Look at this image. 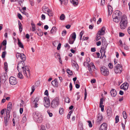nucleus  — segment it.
<instances>
[{"label":"nucleus","mask_w":130,"mask_h":130,"mask_svg":"<svg viewBox=\"0 0 130 130\" xmlns=\"http://www.w3.org/2000/svg\"><path fill=\"white\" fill-rule=\"evenodd\" d=\"M24 1V0H17V1L18 2L20 5L21 7H23L22 4L23 3Z\"/></svg>","instance_id":"obj_30"},{"label":"nucleus","mask_w":130,"mask_h":130,"mask_svg":"<svg viewBox=\"0 0 130 130\" xmlns=\"http://www.w3.org/2000/svg\"><path fill=\"white\" fill-rule=\"evenodd\" d=\"M66 32H67L66 30H64L63 31L62 33V36H65L66 33Z\"/></svg>","instance_id":"obj_52"},{"label":"nucleus","mask_w":130,"mask_h":130,"mask_svg":"<svg viewBox=\"0 0 130 130\" xmlns=\"http://www.w3.org/2000/svg\"><path fill=\"white\" fill-rule=\"evenodd\" d=\"M59 101L58 98H56L54 99L51 103V106L53 108H55L58 106Z\"/></svg>","instance_id":"obj_5"},{"label":"nucleus","mask_w":130,"mask_h":130,"mask_svg":"<svg viewBox=\"0 0 130 130\" xmlns=\"http://www.w3.org/2000/svg\"><path fill=\"white\" fill-rule=\"evenodd\" d=\"M24 61H20L18 62L17 69L19 72L22 71L24 75L27 78L30 76L29 67L25 65Z\"/></svg>","instance_id":"obj_1"},{"label":"nucleus","mask_w":130,"mask_h":130,"mask_svg":"<svg viewBox=\"0 0 130 130\" xmlns=\"http://www.w3.org/2000/svg\"><path fill=\"white\" fill-rule=\"evenodd\" d=\"M70 37L75 40L76 38V34L74 32H73L71 34Z\"/></svg>","instance_id":"obj_27"},{"label":"nucleus","mask_w":130,"mask_h":130,"mask_svg":"<svg viewBox=\"0 0 130 130\" xmlns=\"http://www.w3.org/2000/svg\"><path fill=\"white\" fill-rule=\"evenodd\" d=\"M79 127L80 130H83V124L82 123H80L79 125Z\"/></svg>","instance_id":"obj_44"},{"label":"nucleus","mask_w":130,"mask_h":130,"mask_svg":"<svg viewBox=\"0 0 130 130\" xmlns=\"http://www.w3.org/2000/svg\"><path fill=\"white\" fill-rule=\"evenodd\" d=\"M69 87L70 88V91H71L72 89V85L71 83L70 84Z\"/></svg>","instance_id":"obj_56"},{"label":"nucleus","mask_w":130,"mask_h":130,"mask_svg":"<svg viewBox=\"0 0 130 130\" xmlns=\"http://www.w3.org/2000/svg\"><path fill=\"white\" fill-rule=\"evenodd\" d=\"M8 64L6 62H5L4 63V68L5 69V71L7 70L8 69Z\"/></svg>","instance_id":"obj_31"},{"label":"nucleus","mask_w":130,"mask_h":130,"mask_svg":"<svg viewBox=\"0 0 130 130\" xmlns=\"http://www.w3.org/2000/svg\"><path fill=\"white\" fill-rule=\"evenodd\" d=\"M98 35L97 34L96 37V41H98L101 38V37L99 35L98 36Z\"/></svg>","instance_id":"obj_47"},{"label":"nucleus","mask_w":130,"mask_h":130,"mask_svg":"<svg viewBox=\"0 0 130 130\" xmlns=\"http://www.w3.org/2000/svg\"><path fill=\"white\" fill-rule=\"evenodd\" d=\"M119 121V116L117 115L115 117V123H117Z\"/></svg>","instance_id":"obj_42"},{"label":"nucleus","mask_w":130,"mask_h":130,"mask_svg":"<svg viewBox=\"0 0 130 130\" xmlns=\"http://www.w3.org/2000/svg\"><path fill=\"white\" fill-rule=\"evenodd\" d=\"M88 123H89V125L90 127H91L92 126V124L91 121H88Z\"/></svg>","instance_id":"obj_53"},{"label":"nucleus","mask_w":130,"mask_h":130,"mask_svg":"<svg viewBox=\"0 0 130 130\" xmlns=\"http://www.w3.org/2000/svg\"><path fill=\"white\" fill-rule=\"evenodd\" d=\"M22 71H20V72H19V73L18 75V77L20 79H22L23 78V76L22 73Z\"/></svg>","instance_id":"obj_28"},{"label":"nucleus","mask_w":130,"mask_h":130,"mask_svg":"<svg viewBox=\"0 0 130 130\" xmlns=\"http://www.w3.org/2000/svg\"><path fill=\"white\" fill-rule=\"evenodd\" d=\"M65 18V16L63 14H62L60 17V19L61 20H64Z\"/></svg>","instance_id":"obj_36"},{"label":"nucleus","mask_w":130,"mask_h":130,"mask_svg":"<svg viewBox=\"0 0 130 130\" xmlns=\"http://www.w3.org/2000/svg\"><path fill=\"white\" fill-rule=\"evenodd\" d=\"M67 73L70 75H73V73L72 71H71L69 69H67Z\"/></svg>","instance_id":"obj_32"},{"label":"nucleus","mask_w":130,"mask_h":130,"mask_svg":"<svg viewBox=\"0 0 130 130\" xmlns=\"http://www.w3.org/2000/svg\"><path fill=\"white\" fill-rule=\"evenodd\" d=\"M128 21L126 15H123L121 17L119 23L120 27L121 29H125L127 26Z\"/></svg>","instance_id":"obj_2"},{"label":"nucleus","mask_w":130,"mask_h":130,"mask_svg":"<svg viewBox=\"0 0 130 130\" xmlns=\"http://www.w3.org/2000/svg\"><path fill=\"white\" fill-rule=\"evenodd\" d=\"M21 54L19 53H17L16 54V56L17 58L18 59L19 58V57L20 56Z\"/></svg>","instance_id":"obj_50"},{"label":"nucleus","mask_w":130,"mask_h":130,"mask_svg":"<svg viewBox=\"0 0 130 130\" xmlns=\"http://www.w3.org/2000/svg\"><path fill=\"white\" fill-rule=\"evenodd\" d=\"M102 46L100 50V52L101 54H103V56L106 57V56L105 55V50L106 48L107 44L106 43V42L105 41V40L104 38H102Z\"/></svg>","instance_id":"obj_4"},{"label":"nucleus","mask_w":130,"mask_h":130,"mask_svg":"<svg viewBox=\"0 0 130 130\" xmlns=\"http://www.w3.org/2000/svg\"><path fill=\"white\" fill-rule=\"evenodd\" d=\"M122 71V66L119 64H117L115 67L114 71L116 73H120Z\"/></svg>","instance_id":"obj_7"},{"label":"nucleus","mask_w":130,"mask_h":130,"mask_svg":"<svg viewBox=\"0 0 130 130\" xmlns=\"http://www.w3.org/2000/svg\"><path fill=\"white\" fill-rule=\"evenodd\" d=\"M56 30V28L55 27H52V28L51 31V32L52 34H53L54 32Z\"/></svg>","instance_id":"obj_35"},{"label":"nucleus","mask_w":130,"mask_h":130,"mask_svg":"<svg viewBox=\"0 0 130 130\" xmlns=\"http://www.w3.org/2000/svg\"><path fill=\"white\" fill-rule=\"evenodd\" d=\"M89 65H90L91 66V67H92V68H94L95 69H96V68H95V66L94 63H92L91 62L90 63V64H89Z\"/></svg>","instance_id":"obj_49"},{"label":"nucleus","mask_w":130,"mask_h":130,"mask_svg":"<svg viewBox=\"0 0 130 130\" xmlns=\"http://www.w3.org/2000/svg\"><path fill=\"white\" fill-rule=\"evenodd\" d=\"M12 107V105L11 103L10 102L9 103L7 106V110L6 111V112H7V113H8L9 115V112H10V110L11 109Z\"/></svg>","instance_id":"obj_14"},{"label":"nucleus","mask_w":130,"mask_h":130,"mask_svg":"<svg viewBox=\"0 0 130 130\" xmlns=\"http://www.w3.org/2000/svg\"><path fill=\"white\" fill-rule=\"evenodd\" d=\"M107 125L105 123H103L101 125L100 128V130H106Z\"/></svg>","instance_id":"obj_16"},{"label":"nucleus","mask_w":130,"mask_h":130,"mask_svg":"<svg viewBox=\"0 0 130 130\" xmlns=\"http://www.w3.org/2000/svg\"><path fill=\"white\" fill-rule=\"evenodd\" d=\"M3 45L4 46H5L7 43L6 41V40H4L2 43Z\"/></svg>","instance_id":"obj_60"},{"label":"nucleus","mask_w":130,"mask_h":130,"mask_svg":"<svg viewBox=\"0 0 130 130\" xmlns=\"http://www.w3.org/2000/svg\"><path fill=\"white\" fill-rule=\"evenodd\" d=\"M124 35V34L122 33L121 32H120L119 33V36L120 37H122Z\"/></svg>","instance_id":"obj_62"},{"label":"nucleus","mask_w":130,"mask_h":130,"mask_svg":"<svg viewBox=\"0 0 130 130\" xmlns=\"http://www.w3.org/2000/svg\"><path fill=\"white\" fill-rule=\"evenodd\" d=\"M72 64L73 67L74 66L77 69L78 68V66L77 64L76 63L75 61L74 60L72 61Z\"/></svg>","instance_id":"obj_24"},{"label":"nucleus","mask_w":130,"mask_h":130,"mask_svg":"<svg viewBox=\"0 0 130 130\" xmlns=\"http://www.w3.org/2000/svg\"><path fill=\"white\" fill-rule=\"evenodd\" d=\"M103 118V116L101 114H98L97 116V122L100 123Z\"/></svg>","instance_id":"obj_13"},{"label":"nucleus","mask_w":130,"mask_h":130,"mask_svg":"<svg viewBox=\"0 0 130 130\" xmlns=\"http://www.w3.org/2000/svg\"><path fill=\"white\" fill-rule=\"evenodd\" d=\"M85 93H84L85 96H84V100H85L86 99V98L87 96V92H86V88L85 89Z\"/></svg>","instance_id":"obj_48"},{"label":"nucleus","mask_w":130,"mask_h":130,"mask_svg":"<svg viewBox=\"0 0 130 130\" xmlns=\"http://www.w3.org/2000/svg\"><path fill=\"white\" fill-rule=\"evenodd\" d=\"M44 99L45 101L44 105L46 108H48L50 106V100L47 97H44Z\"/></svg>","instance_id":"obj_9"},{"label":"nucleus","mask_w":130,"mask_h":130,"mask_svg":"<svg viewBox=\"0 0 130 130\" xmlns=\"http://www.w3.org/2000/svg\"><path fill=\"white\" fill-rule=\"evenodd\" d=\"M103 99L102 98H101L100 99V104H103Z\"/></svg>","instance_id":"obj_59"},{"label":"nucleus","mask_w":130,"mask_h":130,"mask_svg":"<svg viewBox=\"0 0 130 130\" xmlns=\"http://www.w3.org/2000/svg\"><path fill=\"white\" fill-rule=\"evenodd\" d=\"M9 81L10 84L12 85L16 84L17 83L16 78L13 76H11L10 78Z\"/></svg>","instance_id":"obj_8"},{"label":"nucleus","mask_w":130,"mask_h":130,"mask_svg":"<svg viewBox=\"0 0 130 130\" xmlns=\"http://www.w3.org/2000/svg\"><path fill=\"white\" fill-rule=\"evenodd\" d=\"M89 38V37H85L84 36L83 37L82 40H86L88 39Z\"/></svg>","instance_id":"obj_58"},{"label":"nucleus","mask_w":130,"mask_h":130,"mask_svg":"<svg viewBox=\"0 0 130 130\" xmlns=\"http://www.w3.org/2000/svg\"><path fill=\"white\" fill-rule=\"evenodd\" d=\"M46 4H45L42 7V10L43 12L46 13V12L49 11V10L48 8V7H47Z\"/></svg>","instance_id":"obj_15"},{"label":"nucleus","mask_w":130,"mask_h":130,"mask_svg":"<svg viewBox=\"0 0 130 130\" xmlns=\"http://www.w3.org/2000/svg\"><path fill=\"white\" fill-rule=\"evenodd\" d=\"M100 70L101 74L105 76H108L109 74L108 69L106 67L102 66L100 68Z\"/></svg>","instance_id":"obj_6"},{"label":"nucleus","mask_w":130,"mask_h":130,"mask_svg":"<svg viewBox=\"0 0 130 130\" xmlns=\"http://www.w3.org/2000/svg\"><path fill=\"white\" fill-rule=\"evenodd\" d=\"M35 120L38 122H41L42 121L41 118L40 117V116L39 117H38L37 119H36V120Z\"/></svg>","instance_id":"obj_37"},{"label":"nucleus","mask_w":130,"mask_h":130,"mask_svg":"<svg viewBox=\"0 0 130 130\" xmlns=\"http://www.w3.org/2000/svg\"><path fill=\"white\" fill-rule=\"evenodd\" d=\"M107 115L108 116H110L111 113V110L109 109H107Z\"/></svg>","instance_id":"obj_40"},{"label":"nucleus","mask_w":130,"mask_h":130,"mask_svg":"<svg viewBox=\"0 0 130 130\" xmlns=\"http://www.w3.org/2000/svg\"><path fill=\"white\" fill-rule=\"evenodd\" d=\"M87 64L88 66V67L89 68V72L91 71V66L87 62H85L84 63V65L85 66V65Z\"/></svg>","instance_id":"obj_29"},{"label":"nucleus","mask_w":130,"mask_h":130,"mask_svg":"<svg viewBox=\"0 0 130 130\" xmlns=\"http://www.w3.org/2000/svg\"><path fill=\"white\" fill-rule=\"evenodd\" d=\"M108 9L109 14L111 15L113 11L112 7L110 5H108Z\"/></svg>","instance_id":"obj_19"},{"label":"nucleus","mask_w":130,"mask_h":130,"mask_svg":"<svg viewBox=\"0 0 130 130\" xmlns=\"http://www.w3.org/2000/svg\"><path fill=\"white\" fill-rule=\"evenodd\" d=\"M102 19L101 18H99L98 21L97 22V24H99L101 22Z\"/></svg>","instance_id":"obj_64"},{"label":"nucleus","mask_w":130,"mask_h":130,"mask_svg":"<svg viewBox=\"0 0 130 130\" xmlns=\"http://www.w3.org/2000/svg\"><path fill=\"white\" fill-rule=\"evenodd\" d=\"M128 87V84L127 83H125L120 86V88L121 89H123L124 90H127Z\"/></svg>","instance_id":"obj_11"},{"label":"nucleus","mask_w":130,"mask_h":130,"mask_svg":"<svg viewBox=\"0 0 130 130\" xmlns=\"http://www.w3.org/2000/svg\"><path fill=\"white\" fill-rule=\"evenodd\" d=\"M18 24L19 26V28L20 31V32H21L22 30V25L20 21H18Z\"/></svg>","instance_id":"obj_23"},{"label":"nucleus","mask_w":130,"mask_h":130,"mask_svg":"<svg viewBox=\"0 0 130 130\" xmlns=\"http://www.w3.org/2000/svg\"><path fill=\"white\" fill-rule=\"evenodd\" d=\"M109 68L111 69H112L113 67L112 64L111 63H109L108 65Z\"/></svg>","instance_id":"obj_51"},{"label":"nucleus","mask_w":130,"mask_h":130,"mask_svg":"<svg viewBox=\"0 0 130 130\" xmlns=\"http://www.w3.org/2000/svg\"><path fill=\"white\" fill-rule=\"evenodd\" d=\"M51 84L54 86L55 87H58V82L56 79H55L54 80L52 81Z\"/></svg>","instance_id":"obj_17"},{"label":"nucleus","mask_w":130,"mask_h":130,"mask_svg":"<svg viewBox=\"0 0 130 130\" xmlns=\"http://www.w3.org/2000/svg\"><path fill=\"white\" fill-rule=\"evenodd\" d=\"M32 28V31H34L35 30V26L34 24L32 23L31 24Z\"/></svg>","instance_id":"obj_38"},{"label":"nucleus","mask_w":130,"mask_h":130,"mask_svg":"<svg viewBox=\"0 0 130 130\" xmlns=\"http://www.w3.org/2000/svg\"><path fill=\"white\" fill-rule=\"evenodd\" d=\"M7 114L6 113V115L5 117H4V125L5 126H6L8 125V122L9 120V118L10 117V115H9V117H8L7 115Z\"/></svg>","instance_id":"obj_10"},{"label":"nucleus","mask_w":130,"mask_h":130,"mask_svg":"<svg viewBox=\"0 0 130 130\" xmlns=\"http://www.w3.org/2000/svg\"><path fill=\"white\" fill-rule=\"evenodd\" d=\"M123 115L124 118L126 119L127 118V115L125 111H123L122 113Z\"/></svg>","instance_id":"obj_34"},{"label":"nucleus","mask_w":130,"mask_h":130,"mask_svg":"<svg viewBox=\"0 0 130 130\" xmlns=\"http://www.w3.org/2000/svg\"><path fill=\"white\" fill-rule=\"evenodd\" d=\"M33 104H34V107L35 108H36L38 107V104L37 103H33Z\"/></svg>","instance_id":"obj_61"},{"label":"nucleus","mask_w":130,"mask_h":130,"mask_svg":"<svg viewBox=\"0 0 130 130\" xmlns=\"http://www.w3.org/2000/svg\"><path fill=\"white\" fill-rule=\"evenodd\" d=\"M6 54V52L5 51L3 52L2 53V57L3 58H4L5 57V55Z\"/></svg>","instance_id":"obj_45"},{"label":"nucleus","mask_w":130,"mask_h":130,"mask_svg":"<svg viewBox=\"0 0 130 130\" xmlns=\"http://www.w3.org/2000/svg\"><path fill=\"white\" fill-rule=\"evenodd\" d=\"M20 56L19 58L22 60V61H25L26 60V57L24 54L23 53H21Z\"/></svg>","instance_id":"obj_20"},{"label":"nucleus","mask_w":130,"mask_h":130,"mask_svg":"<svg viewBox=\"0 0 130 130\" xmlns=\"http://www.w3.org/2000/svg\"><path fill=\"white\" fill-rule=\"evenodd\" d=\"M61 44L60 43H59L58 44V45L57 46V50H59L61 47Z\"/></svg>","instance_id":"obj_63"},{"label":"nucleus","mask_w":130,"mask_h":130,"mask_svg":"<svg viewBox=\"0 0 130 130\" xmlns=\"http://www.w3.org/2000/svg\"><path fill=\"white\" fill-rule=\"evenodd\" d=\"M47 14L49 16H51L53 15V12L51 11H50V10H49V11L47 12Z\"/></svg>","instance_id":"obj_39"},{"label":"nucleus","mask_w":130,"mask_h":130,"mask_svg":"<svg viewBox=\"0 0 130 130\" xmlns=\"http://www.w3.org/2000/svg\"><path fill=\"white\" fill-rule=\"evenodd\" d=\"M110 93L111 95L113 97L115 96L117 94V92L116 90L112 89L110 91Z\"/></svg>","instance_id":"obj_18"},{"label":"nucleus","mask_w":130,"mask_h":130,"mask_svg":"<svg viewBox=\"0 0 130 130\" xmlns=\"http://www.w3.org/2000/svg\"><path fill=\"white\" fill-rule=\"evenodd\" d=\"M39 100V98L38 97H36L33 103H37L38 102Z\"/></svg>","instance_id":"obj_46"},{"label":"nucleus","mask_w":130,"mask_h":130,"mask_svg":"<svg viewBox=\"0 0 130 130\" xmlns=\"http://www.w3.org/2000/svg\"><path fill=\"white\" fill-rule=\"evenodd\" d=\"M99 14H98V13H95L94 14L95 17H94L93 18V21L94 22H95L96 21V19L95 17L96 18H98L99 15Z\"/></svg>","instance_id":"obj_33"},{"label":"nucleus","mask_w":130,"mask_h":130,"mask_svg":"<svg viewBox=\"0 0 130 130\" xmlns=\"http://www.w3.org/2000/svg\"><path fill=\"white\" fill-rule=\"evenodd\" d=\"M70 1L71 3L75 6L78 4V0H71Z\"/></svg>","instance_id":"obj_21"},{"label":"nucleus","mask_w":130,"mask_h":130,"mask_svg":"<svg viewBox=\"0 0 130 130\" xmlns=\"http://www.w3.org/2000/svg\"><path fill=\"white\" fill-rule=\"evenodd\" d=\"M122 13L121 12L118 10L115 11L113 13L112 17L114 22L116 23L119 22L120 18L121 17Z\"/></svg>","instance_id":"obj_3"},{"label":"nucleus","mask_w":130,"mask_h":130,"mask_svg":"<svg viewBox=\"0 0 130 130\" xmlns=\"http://www.w3.org/2000/svg\"><path fill=\"white\" fill-rule=\"evenodd\" d=\"M65 101L66 103H69L70 102V99L68 97H67L65 99Z\"/></svg>","instance_id":"obj_41"},{"label":"nucleus","mask_w":130,"mask_h":130,"mask_svg":"<svg viewBox=\"0 0 130 130\" xmlns=\"http://www.w3.org/2000/svg\"><path fill=\"white\" fill-rule=\"evenodd\" d=\"M37 34L39 36H41L43 35V33L42 32L40 31V32L39 33H37Z\"/></svg>","instance_id":"obj_57"},{"label":"nucleus","mask_w":130,"mask_h":130,"mask_svg":"<svg viewBox=\"0 0 130 130\" xmlns=\"http://www.w3.org/2000/svg\"><path fill=\"white\" fill-rule=\"evenodd\" d=\"M18 45L19 47L22 48H24V45L22 43L21 41H20L19 39L18 38Z\"/></svg>","instance_id":"obj_22"},{"label":"nucleus","mask_w":130,"mask_h":130,"mask_svg":"<svg viewBox=\"0 0 130 130\" xmlns=\"http://www.w3.org/2000/svg\"><path fill=\"white\" fill-rule=\"evenodd\" d=\"M105 28L104 27H103L98 32L97 34L99 36L103 35L105 34Z\"/></svg>","instance_id":"obj_12"},{"label":"nucleus","mask_w":130,"mask_h":130,"mask_svg":"<svg viewBox=\"0 0 130 130\" xmlns=\"http://www.w3.org/2000/svg\"><path fill=\"white\" fill-rule=\"evenodd\" d=\"M63 112V109L62 108H60L59 110V112L61 115L62 114Z\"/></svg>","instance_id":"obj_43"},{"label":"nucleus","mask_w":130,"mask_h":130,"mask_svg":"<svg viewBox=\"0 0 130 130\" xmlns=\"http://www.w3.org/2000/svg\"><path fill=\"white\" fill-rule=\"evenodd\" d=\"M40 115L39 114H38V113H36L33 116V118L35 120H36V119L38 118V117H39Z\"/></svg>","instance_id":"obj_25"},{"label":"nucleus","mask_w":130,"mask_h":130,"mask_svg":"<svg viewBox=\"0 0 130 130\" xmlns=\"http://www.w3.org/2000/svg\"><path fill=\"white\" fill-rule=\"evenodd\" d=\"M47 112L48 113V115H49V116L50 117H52L53 116V114L52 113L50 112L48 110L47 111Z\"/></svg>","instance_id":"obj_54"},{"label":"nucleus","mask_w":130,"mask_h":130,"mask_svg":"<svg viewBox=\"0 0 130 130\" xmlns=\"http://www.w3.org/2000/svg\"><path fill=\"white\" fill-rule=\"evenodd\" d=\"M31 91H32V92H34L35 90V86L34 85H33L31 87Z\"/></svg>","instance_id":"obj_55"},{"label":"nucleus","mask_w":130,"mask_h":130,"mask_svg":"<svg viewBox=\"0 0 130 130\" xmlns=\"http://www.w3.org/2000/svg\"><path fill=\"white\" fill-rule=\"evenodd\" d=\"M75 40H74L73 38L70 37L69 39V42L70 44H72L73 43Z\"/></svg>","instance_id":"obj_26"}]
</instances>
